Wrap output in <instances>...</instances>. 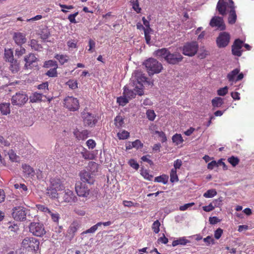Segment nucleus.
Here are the masks:
<instances>
[{
    "label": "nucleus",
    "mask_w": 254,
    "mask_h": 254,
    "mask_svg": "<svg viewBox=\"0 0 254 254\" xmlns=\"http://www.w3.org/2000/svg\"><path fill=\"white\" fill-rule=\"evenodd\" d=\"M144 65L146 68L149 75H153L160 73L162 69V64L157 60L150 58L144 62Z\"/></svg>",
    "instance_id": "f257e3e1"
},
{
    "label": "nucleus",
    "mask_w": 254,
    "mask_h": 254,
    "mask_svg": "<svg viewBox=\"0 0 254 254\" xmlns=\"http://www.w3.org/2000/svg\"><path fill=\"white\" fill-rule=\"evenodd\" d=\"M40 242L33 237H26L22 242V247L28 252H36L39 250Z\"/></svg>",
    "instance_id": "f03ea898"
},
{
    "label": "nucleus",
    "mask_w": 254,
    "mask_h": 254,
    "mask_svg": "<svg viewBox=\"0 0 254 254\" xmlns=\"http://www.w3.org/2000/svg\"><path fill=\"white\" fill-rule=\"evenodd\" d=\"M81 117L85 127H94L98 121V118L96 115L88 112H82Z\"/></svg>",
    "instance_id": "7ed1b4c3"
},
{
    "label": "nucleus",
    "mask_w": 254,
    "mask_h": 254,
    "mask_svg": "<svg viewBox=\"0 0 254 254\" xmlns=\"http://www.w3.org/2000/svg\"><path fill=\"white\" fill-rule=\"evenodd\" d=\"M29 232L36 237H42L46 233L43 223L40 222H31L29 225Z\"/></svg>",
    "instance_id": "20e7f679"
},
{
    "label": "nucleus",
    "mask_w": 254,
    "mask_h": 254,
    "mask_svg": "<svg viewBox=\"0 0 254 254\" xmlns=\"http://www.w3.org/2000/svg\"><path fill=\"white\" fill-rule=\"evenodd\" d=\"M143 93V85L140 84L139 85H135L133 90H130L127 86L124 87L123 94L126 96L128 99L134 98L136 95L141 96Z\"/></svg>",
    "instance_id": "39448f33"
},
{
    "label": "nucleus",
    "mask_w": 254,
    "mask_h": 254,
    "mask_svg": "<svg viewBox=\"0 0 254 254\" xmlns=\"http://www.w3.org/2000/svg\"><path fill=\"white\" fill-rule=\"evenodd\" d=\"M75 190L79 197L87 198L90 193V189L85 184L78 181L75 185Z\"/></svg>",
    "instance_id": "423d86ee"
},
{
    "label": "nucleus",
    "mask_w": 254,
    "mask_h": 254,
    "mask_svg": "<svg viewBox=\"0 0 254 254\" xmlns=\"http://www.w3.org/2000/svg\"><path fill=\"white\" fill-rule=\"evenodd\" d=\"M29 98L27 94L23 92L16 93L11 98V103L13 105L22 106L28 101Z\"/></svg>",
    "instance_id": "0eeeda50"
},
{
    "label": "nucleus",
    "mask_w": 254,
    "mask_h": 254,
    "mask_svg": "<svg viewBox=\"0 0 254 254\" xmlns=\"http://www.w3.org/2000/svg\"><path fill=\"white\" fill-rule=\"evenodd\" d=\"M198 49V45L196 42L186 43L183 47V53L186 56L192 57L195 55Z\"/></svg>",
    "instance_id": "6e6552de"
},
{
    "label": "nucleus",
    "mask_w": 254,
    "mask_h": 254,
    "mask_svg": "<svg viewBox=\"0 0 254 254\" xmlns=\"http://www.w3.org/2000/svg\"><path fill=\"white\" fill-rule=\"evenodd\" d=\"M64 105L66 108L72 111H77L79 108L78 100L73 97H66L64 99Z\"/></svg>",
    "instance_id": "1a4fd4ad"
},
{
    "label": "nucleus",
    "mask_w": 254,
    "mask_h": 254,
    "mask_svg": "<svg viewBox=\"0 0 254 254\" xmlns=\"http://www.w3.org/2000/svg\"><path fill=\"white\" fill-rule=\"evenodd\" d=\"M230 35L226 32H221L216 39L217 46L219 48L226 47L230 42Z\"/></svg>",
    "instance_id": "9d476101"
},
{
    "label": "nucleus",
    "mask_w": 254,
    "mask_h": 254,
    "mask_svg": "<svg viewBox=\"0 0 254 254\" xmlns=\"http://www.w3.org/2000/svg\"><path fill=\"white\" fill-rule=\"evenodd\" d=\"M62 202L71 204L75 203L78 200L77 197L75 195L73 191L67 189L64 190L62 196Z\"/></svg>",
    "instance_id": "9b49d317"
},
{
    "label": "nucleus",
    "mask_w": 254,
    "mask_h": 254,
    "mask_svg": "<svg viewBox=\"0 0 254 254\" xmlns=\"http://www.w3.org/2000/svg\"><path fill=\"white\" fill-rule=\"evenodd\" d=\"M183 57L182 55L177 52L171 53L170 51L166 56V61L171 64H176L182 62Z\"/></svg>",
    "instance_id": "f8f14e48"
},
{
    "label": "nucleus",
    "mask_w": 254,
    "mask_h": 254,
    "mask_svg": "<svg viewBox=\"0 0 254 254\" xmlns=\"http://www.w3.org/2000/svg\"><path fill=\"white\" fill-rule=\"evenodd\" d=\"M14 219L17 221H23L26 218L25 208L21 206L15 207L12 213Z\"/></svg>",
    "instance_id": "ddd939ff"
},
{
    "label": "nucleus",
    "mask_w": 254,
    "mask_h": 254,
    "mask_svg": "<svg viewBox=\"0 0 254 254\" xmlns=\"http://www.w3.org/2000/svg\"><path fill=\"white\" fill-rule=\"evenodd\" d=\"M212 27H217L220 30H224L226 28L223 18L219 16H214L209 23Z\"/></svg>",
    "instance_id": "4468645a"
},
{
    "label": "nucleus",
    "mask_w": 254,
    "mask_h": 254,
    "mask_svg": "<svg viewBox=\"0 0 254 254\" xmlns=\"http://www.w3.org/2000/svg\"><path fill=\"white\" fill-rule=\"evenodd\" d=\"M79 176L82 183H87L90 185L93 184L95 181L93 174L88 171L82 170L80 172Z\"/></svg>",
    "instance_id": "2eb2a0df"
},
{
    "label": "nucleus",
    "mask_w": 254,
    "mask_h": 254,
    "mask_svg": "<svg viewBox=\"0 0 254 254\" xmlns=\"http://www.w3.org/2000/svg\"><path fill=\"white\" fill-rule=\"evenodd\" d=\"M243 42L239 39L235 40L233 45L232 46V53L233 55L240 57L242 54V50H241L243 46Z\"/></svg>",
    "instance_id": "dca6fc26"
},
{
    "label": "nucleus",
    "mask_w": 254,
    "mask_h": 254,
    "mask_svg": "<svg viewBox=\"0 0 254 254\" xmlns=\"http://www.w3.org/2000/svg\"><path fill=\"white\" fill-rule=\"evenodd\" d=\"M229 8H230V11L228 17V22L230 24H233L236 22L237 19V15L235 10V6L234 2L232 0H229Z\"/></svg>",
    "instance_id": "f3484780"
},
{
    "label": "nucleus",
    "mask_w": 254,
    "mask_h": 254,
    "mask_svg": "<svg viewBox=\"0 0 254 254\" xmlns=\"http://www.w3.org/2000/svg\"><path fill=\"white\" fill-rule=\"evenodd\" d=\"M38 59L34 54L30 53L28 55L26 56L24 58V61L25 62V68L26 69L31 68L34 66V64L36 63Z\"/></svg>",
    "instance_id": "a211bd4d"
},
{
    "label": "nucleus",
    "mask_w": 254,
    "mask_h": 254,
    "mask_svg": "<svg viewBox=\"0 0 254 254\" xmlns=\"http://www.w3.org/2000/svg\"><path fill=\"white\" fill-rule=\"evenodd\" d=\"M64 181L59 178H54L51 179L50 186L54 189L59 191L64 190L65 187L64 185Z\"/></svg>",
    "instance_id": "6ab92c4d"
},
{
    "label": "nucleus",
    "mask_w": 254,
    "mask_h": 254,
    "mask_svg": "<svg viewBox=\"0 0 254 254\" xmlns=\"http://www.w3.org/2000/svg\"><path fill=\"white\" fill-rule=\"evenodd\" d=\"M73 134L78 140H84L88 137L89 131L87 130L80 131L76 129L73 131Z\"/></svg>",
    "instance_id": "aec40b11"
},
{
    "label": "nucleus",
    "mask_w": 254,
    "mask_h": 254,
    "mask_svg": "<svg viewBox=\"0 0 254 254\" xmlns=\"http://www.w3.org/2000/svg\"><path fill=\"white\" fill-rule=\"evenodd\" d=\"M229 2L223 1H219L217 4L216 8L219 13L222 15L226 14V8L229 7Z\"/></svg>",
    "instance_id": "412c9836"
},
{
    "label": "nucleus",
    "mask_w": 254,
    "mask_h": 254,
    "mask_svg": "<svg viewBox=\"0 0 254 254\" xmlns=\"http://www.w3.org/2000/svg\"><path fill=\"white\" fill-rule=\"evenodd\" d=\"M13 38L16 44L18 45L21 46L26 41L25 35L20 32L14 33Z\"/></svg>",
    "instance_id": "4be33fe9"
},
{
    "label": "nucleus",
    "mask_w": 254,
    "mask_h": 254,
    "mask_svg": "<svg viewBox=\"0 0 254 254\" xmlns=\"http://www.w3.org/2000/svg\"><path fill=\"white\" fill-rule=\"evenodd\" d=\"M44 96L43 94L35 92L29 96V99L30 102L34 103L41 102L42 100V98Z\"/></svg>",
    "instance_id": "5701e85b"
},
{
    "label": "nucleus",
    "mask_w": 254,
    "mask_h": 254,
    "mask_svg": "<svg viewBox=\"0 0 254 254\" xmlns=\"http://www.w3.org/2000/svg\"><path fill=\"white\" fill-rule=\"evenodd\" d=\"M80 227V224L77 221H73L69 226L68 229L67 230L68 233L71 235L72 236H74L75 233L77 232V230L79 229Z\"/></svg>",
    "instance_id": "b1692460"
},
{
    "label": "nucleus",
    "mask_w": 254,
    "mask_h": 254,
    "mask_svg": "<svg viewBox=\"0 0 254 254\" xmlns=\"http://www.w3.org/2000/svg\"><path fill=\"white\" fill-rule=\"evenodd\" d=\"M0 112L2 115H7L10 113V103H2L0 104Z\"/></svg>",
    "instance_id": "393cba45"
},
{
    "label": "nucleus",
    "mask_w": 254,
    "mask_h": 254,
    "mask_svg": "<svg viewBox=\"0 0 254 254\" xmlns=\"http://www.w3.org/2000/svg\"><path fill=\"white\" fill-rule=\"evenodd\" d=\"M47 195L51 198H58L59 197V194L58 193V190L57 189H54L52 188L51 186H49V187L47 190Z\"/></svg>",
    "instance_id": "a878e982"
},
{
    "label": "nucleus",
    "mask_w": 254,
    "mask_h": 254,
    "mask_svg": "<svg viewBox=\"0 0 254 254\" xmlns=\"http://www.w3.org/2000/svg\"><path fill=\"white\" fill-rule=\"evenodd\" d=\"M169 51L166 48L158 49L155 51V55L156 57L164 58L166 61V56L168 55Z\"/></svg>",
    "instance_id": "bb28decb"
},
{
    "label": "nucleus",
    "mask_w": 254,
    "mask_h": 254,
    "mask_svg": "<svg viewBox=\"0 0 254 254\" xmlns=\"http://www.w3.org/2000/svg\"><path fill=\"white\" fill-rule=\"evenodd\" d=\"M212 105L213 108H220L224 104V100L219 97H216L212 101Z\"/></svg>",
    "instance_id": "cd10ccee"
},
{
    "label": "nucleus",
    "mask_w": 254,
    "mask_h": 254,
    "mask_svg": "<svg viewBox=\"0 0 254 254\" xmlns=\"http://www.w3.org/2000/svg\"><path fill=\"white\" fill-rule=\"evenodd\" d=\"M135 77L136 79L137 83L135 85L141 84L143 85V83H144L147 80V78L140 72L135 73Z\"/></svg>",
    "instance_id": "c85d7f7f"
},
{
    "label": "nucleus",
    "mask_w": 254,
    "mask_h": 254,
    "mask_svg": "<svg viewBox=\"0 0 254 254\" xmlns=\"http://www.w3.org/2000/svg\"><path fill=\"white\" fill-rule=\"evenodd\" d=\"M10 63L9 68L13 73L17 72L19 70V64L16 60L9 62Z\"/></svg>",
    "instance_id": "c756f323"
},
{
    "label": "nucleus",
    "mask_w": 254,
    "mask_h": 254,
    "mask_svg": "<svg viewBox=\"0 0 254 254\" xmlns=\"http://www.w3.org/2000/svg\"><path fill=\"white\" fill-rule=\"evenodd\" d=\"M240 72V69L237 68L229 72L227 76V77L229 81H235V77Z\"/></svg>",
    "instance_id": "7c9ffc66"
},
{
    "label": "nucleus",
    "mask_w": 254,
    "mask_h": 254,
    "mask_svg": "<svg viewBox=\"0 0 254 254\" xmlns=\"http://www.w3.org/2000/svg\"><path fill=\"white\" fill-rule=\"evenodd\" d=\"M55 58L59 61L61 64H64L65 63H67L69 60L68 56L65 55L57 54L55 56Z\"/></svg>",
    "instance_id": "2f4dec72"
},
{
    "label": "nucleus",
    "mask_w": 254,
    "mask_h": 254,
    "mask_svg": "<svg viewBox=\"0 0 254 254\" xmlns=\"http://www.w3.org/2000/svg\"><path fill=\"white\" fill-rule=\"evenodd\" d=\"M189 241L186 239L185 237L180 238L177 240H174L172 242V246L173 247L177 246L178 245H185Z\"/></svg>",
    "instance_id": "473e14b6"
},
{
    "label": "nucleus",
    "mask_w": 254,
    "mask_h": 254,
    "mask_svg": "<svg viewBox=\"0 0 254 254\" xmlns=\"http://www.w3.org/2000/svg\"><path fill=\"white\" fill-rule=\"evenodd\" d=\"M22 168L23 169V172L28 176H29L30 175L34 173V170L33 168L28 164H22Z\"/></svg>",
    "instance_id": "72a5a7b5"
},
{
    "label": "nucleus",
    "mask_w": 254,
    "mask_h": 254,
    "mask_svg": "<svg viewBox=\"0 0 254 254\" xmlns=\"http://www.w3.org/2000/svg\"><path fill=\"white\" fill-rule=\"evenodd\" d=\"M172 141L176 145H178L184 142V139L181 134L176 133L172 136Z\"/></svg>",
    "instance_id": "f704fd0d"
},
{
    "label": "nucleus",
    "mask_w": 254,
    "mask_h": 254,
    "mask_svg": "<svg viewBox=\"0 0 254 254\" xmlns=\"http://www.w3.org/2000/svg\"><path fill=\"white\" fill-rule=\"evenodd\" d=\"M4 58L5 59V61H8L9 62L14 60L13 59V51L11 49H5Z\"/></svg>",
    "instance_id": "c9c22d12"
},
{
    "label": "nucleus",
    "mask_w": 254,
    "mask_h": 254,
    "mask_svg": "<svg viewBox=\"0 0 254 254\" xmlns=\"http://www.w3.org/2000/svg\"><path fill=\"white\" fill-rule=\"evenodd\" d=\"M50 215L51 217L52 220L58 223L60 219V214L55 210H51L50 212L48 213V215Z\"/></svg>",
    "instance_id": "e433bc0d"
},
{
    "label": "nucleus",
    "mask_w": 254,
    "mask_h": 254,
    "mask_svg": "<svg viewBox=\"0 0 254 254\" xmlns=\"http://www.w3.org/2000/svg\"><path fill=\"white\" fill-rule=\"evenodd\" d=\"M169 177L166 175H162L155 178L154 181L166 184L168 183Z\"/></svg>",
    "instance_id": "4c0bfd02"
},
{
    "label": "nucleus",
    "mask_w": 254,
    "mask_h": 254,
    "mask_svg": "<svg viewBox=\"0 0 254 254\" xmlns=\"http://www.w3.org/2000/svg\"><path fill=\"white\" fill-rule=\"evenodd\" d=\"M130 2L133 10L135 11L137 13H140L141 12V8L139 7L138 0H131Z\"/></svg>",
    "instance_id": "58836bf2"
},
{
    "label": "nucleus",
    "mask_w": 254,
    "mask_h": 254,
    "mask_svg": "<svg viewBox=\"0 0 254 254\" xmlns=\"http://www.w3.org/2000/svg\"><path fill=\"white\" fill-rule=\"evenodd\" d=\"M115 125L116 127L120 128L124 124V118L121 116H117L114 120Z\"/></svg>",
    "instance_id": "ea45409f"
},
{
    "label": "nucleus",
    "mask_w": 254,
    "mask_h": 254,
    "mask_svg": "<svg viewBox=\"0 0 254 254\" xmlns=\"http://www.w3.org/2000/svg\"><path fill=\"white\" fill-rule=\"evenodd\" d=\"M36 206L39 211L43 212L46 215H48V212H50V209L45 205L38 204Z\"/></svg>",
    "instance_id": "a19ab883"
},
{
    "label": "nucleus",
    "mask_w": 254,
    "mask_h": 254,
    "mask_svg": "<svg viewBox=\"0 0 254 254\" xmlns=\"http://www.w3.org/2000/svg\"><path fill=\"white\" fill-rule=\"evenodd\" d=\"M117 101L120 105L124 106L128 102V99L126 96L123 94V96L118 97Z\"/></svg>",
    "instance_id": "79ce46f5"
},
{
    "label": "nucleus",
    "mask_w": 254,
    "mask_h": 254,
    "mask_svg": "<svg viewBox=\"0 0 254 254\" xmlns=\"http://www.w3.org/2000/svg\"><path fill=\"white\" fill-rule=\"evenodd\" d=\"M179 178L177 174V171L175 169H172L170 172V181L172 183L177 182Z\"/></svg>",
    "instance_id": "37998d69"
},
{
    "label": "nucleus",
    "mask_w": 254,
    "mask_h": 254,
    "mask_svg": "<svg viewBox=\"0 0 254 254\" xmlns=\"http://www.w3.org/2000/svg\"><path fill=\"white\" fill-rule=\"evenodd\" d=\"M217 194V191L215 189H210L207 190L203 194V196L205 198H211Z\"/></svg>",
    "instance_id": "c03bdc74"
},
{
    "label": "nucleus",
    "mask_w": 254,
    "mask_h": 254,
    "mask_svg": "<svg viewBox=\"0 0 254 254\" xmlns=\"http://www.w3.org/2000/svg\"><path fill=\"white\" fill-rule=\"evenodd\" d=\"M58 67H54V68H50L46 73V75L50 77H55L58 76V72L57 69Z\"/></svg>",
    "instance_id": "a18cd8bd"
},
{
    "label": "nucleus",
    "mask_w": 254,
    "mask_h": 254,
    "mask_svg": "<svg viewBox=\"0 0 254 254\" xmlns=\"http://www.w3.org/2000/svg\"><path fill=\"white\" fill-rule=\"evenodd\" d=\"M100 223H97L95 225L92 226L90 228L86 230V231L83 232L81 234H86L88 233H94L95 231L98 229V227H100Z\"/></svg>",
    "instance_id": "49530a36"
},
{
    "label": "nucleus",
    "mask_w": 254,
    "mask_h": 254,
    "mask_svg": "<svg viewBox=\"0 0 254 254\" xmlns=\"http://www.w3.org/2000/svg\"><path fill=\"white\" fill-rule=\"evenodd\" d=\"M129 136V132L127 130H123L117 134V136L120 139H126Z\"/></svg>",
    "instance_id": "de8ad7c7"
},
{
    "label": "nucleus",
    "mask_w": 254,
    "mask_h": 254,
    "mask_svg": "<svg viewBox=\"0 0 254 254\" xmlns=\"http://www.w3.org/2000/svg\"><path fill=\"white\" fill-rule=\"evenodd\" d=\"M44 66L46 68H54V67H58L57 62L53 60H49L48 61H46L44 63Z\"/></svg>",
    "instance_id": "09e8293b"
},
{
    "label": "nucleus",
    "mask_w": 254,
    "mask_h": 254,
    "mask_svg": "<svg viewBox=\"0 0 254 254\" xmlns=\"http://www.w3.org/2000/svg\"><path fill=\"white\" fill-rule=\"evenodd\" d=\"M82 156L86 160L92 159L93 155L86 149L83 148V151L81 152Z\"/></svg>",
    "instance_id": "8fccbe9b"
},
{
    "label": "nucleus",
    "mask_w": 254,
    "mask_h": 254,
    "mask_svg": "<svg viewBox=\"0 0 254 254\" xmlns=\"http://www.w3.org/2000/svg\"><path fill=\"white\" fill-rule=\"evenodd\" d=\"M8 154L9 159L12 162H17L19 156L16 154L15 152L12 149H11L9 151Z\"/></svg>",
    "instance_id": "3c124183"
},
{
    "label": "nucleus",
    "mask_w": 254,
    "mask_h": 254,
    "mask_svg": "<svg viewBox=\"0 0 254 254\" xmlns=\"http://www.w3.org/2000/svg\"><path fill=\"white\" fill-rule=\"evenodd\" d=\"M228 161L233 167H235L239 164L240 160L238 157L232 156L231 157L228 158Z\"/></svg>",
    "instance_id": "603ef678"
},
{
    "label": "nucleus",
    "mask_w": 254,
    "mask_h": 254,
    "mask_svg": "<svg viewBox=\"0 0 254 254\" xmlns=\"http://www.w3.org/2000/svg\"><path fill=\"white\" fill-rule=\"evenodd\" d=\"M66 84L71 89H75L78 87V83L75 80L70 79L66 83Z\"/></svg>",
    "instance_id": "864d4df0"
},
{
    "label": "nucleus",
    "mask_w": 254,
    "mask_h": 254,
    "mask_svg": "<svg viewBox=\"0 0 254 254\" xmlns=\"http://www.w3.org/2000/svg\"><path fill=\"white\" fill-rule=\"evenodd\" d=\"M160 223L158 220H156L153 222L152 226V229L155 234L158 233L160 231Z\"/></svg>",
    "instance_id": "5fc2aeb1"
},
{
    "label": "nucleus",
    "mask_w": 254,
    "mask_h": 254,
    "mask_svg": "<svg viewBox=\"0 0 254 254\" xmlns=\"http://www.w3.org/2000/svg\"><path fill=\"white\" fill-rule=\"evenodd\" d=\"M141 175L144 177V179L150 181L153 178V176L149 174V172L147 170H141Z\"/></svg>",
    "instance_id": "6e6d98bb"
},
{
    "label": "nucleus",
    "mask_w": 254,
    "mask_h": 254,
    "mask_svg": "<svg viewBox=\"0 0 254 254\" xmlns=\"http://www.w3.org/2000/svg\"><path fill=\"white\" fill-rule=\"evenodd\" d=\"M50 33L48 29H43L40 34V37L43 40H47L50 36Z\"/></svg>",
    "instance_id": "4d7b16f0"
},
{
    "label": "nucleus",
    "mask_w": 254,
    "mask_h": 254,
    "mask_svg": "<svg viewBox=\"0 0 254 254\" xmlns=\"http://www.w3.org/2000/svg\"><path fill=\"white\" fill-rule=\"evenodd\" d=\"M146 116L148 119L150 121H153L154 120L156 115L154 111L152 110H148L146 111Z\"/></svg>",
    "instance_id": "13d9d810"
},
{
    "label": "nucleus",
    "mask_w": 254,
    "mask_h": 254,
    "mask_svg": "<svg viewBox=\"0 0 254 254\" xmlns=\"http://www.w3.org/2000/svg\"><path fill=\"white\" fill-rule=\"evenodd\" d=\"M128 164L131 167H132V168L136 170H138L139 167V164L133 159H131L129 160L128 161Z\"/></svg>",
    "instance_id": "bf43d9fd"
},
{
    "label": "nucleus",
    "mask_w": 254,
    "mask_h": 254,
    "mask_svg": "<svg viewBox=\"0 0 254 254\" xmlns=\"http://www.w3.org/2000/svg\"><path fill=\"white\" fill-rule=\"evenodd\" d=\"M223 233V230L221 228H219L217 229L214 231V238L217 240L221 238V237L222 236Z\"/></svg>",
    "instance_id": "052dcab7"
},
{
    "label": "nucleus",
    "mask_w": 254,
    "mask_h": 254,
    "mask_svg": "<svg viewBox=\"0 0 254 254\" xmlns=\"http://www.w3.org/2000/svg\"><path fill=\"white\" fill-rule=\"evenodd\" d=\"M228 91V88L227 86H225L223 88H221L217 90V94L219 96H225Z\"/></svg>",
    "instance_id": "680f3d73"
},
{
    "label": "nucleus",
    "mask_w": 254,
    "mask_h": 254,
    "mask_svg": "<svg viewBox=\"0 0 254 254\" xmlns=\"http://www.w3.org/2000/svg\"><path fill=\"white\" fill-rule=\"evenodd\" d=\"M156 134H157L158 136L160 137V141L161 142L163 143L167 141V137L166 136L165 133L163 131H156Z\"/></svg>",
    "instance_id": "e2e57ef3"
},
{
    "label": "nucleus",
    "mask_w": 254,
    "mask_h": 254,
    "mask_svg": "<svg viewBox=\"0 0 254 254\" xmlns=\"http://www.w3.org/2000/svg\"><path fill=\"white\" fill-rule=\"evenodd\" d=\"M132 143L133 146V148H135L136 149L141 148L143 146V144L139 139H136L134 141L132 142Z\"/></svg>",
    "instance_id": "0e129e2a"
},
{
    "label": "nucleus",
    "mask_w": 254,
    "mask_h": 254,
    "mask_svg": "<svg viewBox=\"0 0 254 254\" xmlns=\"http://www.w3.org/2000/svg\"><path fill=\"white\" fill-rule=\"evenodd\" d=\"M26 52V50L22 47H20L19 48H17L15 50V56L19 57L24 54Z\"/></svg>",
    "instance_id": "69168bd1"
},
{
    "label": "nucleus",
    "mask_w": 254,
    "mask_h": 254,
    "mask_svg": "<svg viewBox=\"0 0 254 254\" xmlns=\"http://www.w3.org/2000/svg\"><path fill=\"white\" fill-rule=\"evenodd\" d=\"M67 45L69 48L75 49L77 47V42L74 40H70L67 41Z\"/></svg>",
    "instance_id": "338daca9"
},
{
    "label": "nucleus",
    "mask_w": 254,
    "mask_h": 254,
    "mask_svg": "<svg viewBox=\"0 0 254 254\" xmlns=\"http://www.w3.org/2000/svg\"><path fill=\"white\" fill-rule=\"evenodd\" d=\"M222 199L221 198H219L218 199H216L213 200L212 204L214 208L215 207H219L222 205Z\"/></svg>",
    "instance_id": "774afa93"
}]
</instances>
